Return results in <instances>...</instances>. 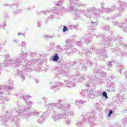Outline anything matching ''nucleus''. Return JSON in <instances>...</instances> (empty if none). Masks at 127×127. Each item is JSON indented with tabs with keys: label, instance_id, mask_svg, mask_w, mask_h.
I'll return each instance as SVG.
<instances>
[{
	"label": "nucleus",
	"instance_id": "nucleus-1",
	"mask_svg": "<svg viewBox=\"0 0 127 127\" xmlns=\"http://www.w3.org/2000/svg\"><path fill=\"white\" fill-rule=\"evenodd\" d=\"M59 60V57H58V55L57 54H55L53 56V61H58Z\"/></svg>",
	"mask_w": 127,
	"mask_h": 127
},
{
	"label": "nucleus",
	"instance_id": "nucleus-2",
	"mask_svg": "<svg viewBox=\"0 0 127 127\" xmlns=\"http://www.w3.org/2000/svg\"><path fill=\"white\" fill-rule=\"evenodd\" d=\"M103 97H105V98L106 99H108V95H107V92H103Z\"/></svg>",
	"mask_w": 127,
	"mask_h": 127
},
{
	"label": "nucleus",
	"instance_id": "nucleus-3",
	"mask_svg": "<svg viewBox=\"0 0 127 127\" xmlns=\"http://www.w3.org/2000/svg\"><path fill=\"white\" fill-rule=\"evenodd\" d=\"M68 30V28H67V26H65L64 27L63 32H66Z\"/></svg>",
	"mask_w": 127,
	"mask_h": 127
},
{
	"label": "nucleus",
	"instance_id": "nucleus-4",
	"mask_svg": "<svg viewBox=\"0 0 127 127\" xmlns=\"http://www.w3.org/2000/svg\"><path fill=\"white\" fill-rule=\"evenodd\" d=\"M112 114H113V112L112 110H110L109 111V113L108 115V117H111V115H112Z\"/></svg>",
	"mask_w": 127,
	"mask_h": 127
},
{
	"label": "nucleus",
	"instance_id": "nucleus-5",
	"mask_svg": "<svg viewBox=\"0 0 127 127\" xmlns=\"http://www.w3.org/2000/svg\"><path fill=\"white\" fill-rule=\"evenodd\" d=\"M19 34H20V33H18V35H19Z\"/></svg>",
	"mask_w": 127,
	"mask_h": 127
}]
</instances>
